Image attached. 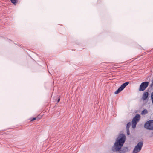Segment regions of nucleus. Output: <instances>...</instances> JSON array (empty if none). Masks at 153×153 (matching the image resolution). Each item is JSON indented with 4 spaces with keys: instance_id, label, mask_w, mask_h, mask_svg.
I'll return each mask as SVG.
<instances>
[{
    "instance_id": "nucleus-12",
    "label": "nucleus",
    "mask_w": 153,
    "mask_h": 153,
    "mask_svg": "<svg viewBox=\"0 0 153 153\" xmlns=\"http://www.w3.org/2000/svg\"><path fill=\"white\" fill-rule=\"evenodd\" d=\"M17 0H10L11 2L14 4H15L16 3Z\"/></svg>"
},
{
    "instance_id": "nucleus-9",
    "label": "nucleus",
    "mask_w": 153,
    "mask_h": 153,
    "mask_svg": "<svg viewBox=\"0 0 153 153\" xmlns=\"http://www.w3.org/2000/svg\"><path fill=\"white\" fill-rule=\"evenodd\" d=\"M137 123L136 122H133L132 121V126L133 128H135Z\"/></svg>"
},
{
    "instance_id": "nucleus-10",
    "label": "nucleus",
    "mask_w": 153,
    "mask_h": 153,
    "mask_svg": "<svg viewBox=\"0 0 153 153\" xmlns=\"http://www.w3.org/2000/svg\"><path fill=\"white\" fill-rule=\"evenodd\" d=\"M148 113L147 110L146 109H144L141 112L142 114H145Z\"/></svg>"
},
{
    "instance_id": "nucleus-2",
    "label": "nucleus",
    "mask_w": 153,
    "mask_h": 153,
    "mask_svg": "<svg viewBox=\"0 0 153 153\" xmlns=\"http://www.w3.org/2000/svg\"><path fill=\"white\" fill-rule=\"evenodd\" d=\"M144 128L148 130H153V120L147 121L144 125Z\"/></svg>"
},
{
    "instance_id": "nucleus-11",
    "label": "nucleus",
    "mask_w": 153,
    "mask_h": 153,
    "mask_svg": "<svg viewBox=\"0 0 153 153\" xmlns=\"http://www.w3.org/2000/svg\"><path fill=\"white\" fill-rule=\"evenodd\" d=\"M131 123L130 122H128L127 124L126 128V129H129V127L131 126Z\"/></svg>"
},
{
    "instance_id": "nucleus-6",
    "label": "nucleus",
    "mask_w": 153,
    "mask_h": 153,
    "mask_svg": "<svg viewBox=\"0 0 153 153\" xmlns=\"http://www.w3.org/2000/svg\"><path fill=\"white\" fill-rule=\"evenodd\" d=\"M129 83V82H126L123 83L119 87L117 90L114 92V94H116L120 92L125 88L127 86Z\"/></svg>"
},
{
    "instance_id": "nucleus-13",
    "label": "nucleus",
    "mask_w": 153,
    "mask_h": 153,
    "mask_svg": "<svg viewBox=\"0 0 153 153\" xmlns=\"http://www.w3.org/2000/svg\"><path fill=\"white\" fill-rule=\"evenodd\" d=\"M153 88V81H152V83L149 86V89L150 88Z\"/></svg>"
},
{
    "instance_id": "nucleus-7",
    "label": "nucleus",
    "mask_w": 153,
    "mask_h": 153,
    "mask_svg": "<svg viewBox=\"0 0 153 153\" xmlns=\"http://www.w3.org/2000/svg\"><path fill=\"white\" fill-rule=\"evenodd\" d=\"M149 94L148 91H146L144 92L142 97V99L144 100H148Z\"/></svg>"
},
{
    "instance_id": "nucleus-1",
    "label": "nucleus",
    "mask_w": 153,
    "mask_h": 153,
    "mask_svg": "<svg viewBox=\"0 0 153 153\" xmlns=\"http://www.w3.org/2000/svg\"><path fill=\"white\" fill-rule=\"evenodd\" d=\"M126 140L125 134H120L116 138L115 142L111 148L113 152H119V153H125L128 150L127 147L122 148Z\"/></svg>"
},
{
    "instance_id": "nucleus-18",
    "label": "nucleus",
    "mask_w": 153,
    "mask_h": 153,
    "mask_svg": "<svg viewBox=\"0 0 153 153\" xmlns=\"http://www.w3.org/2000/svg\"><path fill=\"white\" fill-rule=\"evenodd\" d=\"M60 100V98L58 100H57V102L58 103L59 101Z\"/></svg>"
},
{
    "instance_id": "nucleus-19",
    "label": "nucleus",
    "mask_w": 153,
    "mask_h": 153,
    "mask_svg": "<svg viewBox=\"0 0 153 153\" xmlns=\"http://www.w3.org/2000/svg\"><path fill=\"white\" fill-rule=\"evenodd\" d=\"M152 81H153V80H152Z\"/></svg>"
},
{
    "instance_id": "nucleus-14",
    "label": "nucleus",
    "mask_w": 153,
    "mask_h": 153,
    "mask_svg": "<svg viewBox=\"0 0 153 153\" xmlns=\"http://www.w3.org/2000/svg\"><path fill=\"white\" fill-rule=\"evenodd\" d=\"M126 132L127 134L128 135H129L130 134V131L129 129H126Z\"/></svg>"
},
{
    "instance_id": "nucleus-15",
    "label": "nucleus",
    "mask_w": 153,
    "mask_h": 153,
    "mask_svg": "<svg viewBox=\"0 0 153 153\" xmlns=\"http://www.w3.org/2000/svg\"><path fill=\"white\" fill-rule=\"evenodd\" d=\"M42 117V116H38L37 117V118L38 119H40L41 117Z\"/></svg>"
},
{
    "instance_id": "nucleus-4",
    "label": "nucleus",
    "mask_w": 153,
    "mask_h": 153,
    "mask_svg": "<svg viewBox=\"0 0 153 153\" xmlns=\"http://www.w3.org/2000/svg\"><path fill=\"white\" fill-rule=\"evenodd\" d=\"M149 82L148 81L144 82L141 83L139 88V91H143L148 87Z\"/></svg>"
},
{
    "instance_id": "nucleus-16",
    "label": "nucleus",
    "mask_w": 153,
    "mask_h": 153,
    "mask_svg": "<svg viewBox=\"0 0 153 153\" xmlns=\"http://www.w3.org/2000/svg\"><path fill=\"white\" fill-rule=\"evenodd\" d=\"M36 119H37V117L33 118L32 119H31V121H33V120H36Z\"/></svg>"
},
{
    "instance_id": "nucleus-3",
    "label": "nucleus",
    "mask_w": 153,
    "mask_h": 153,
    "mask_svg": "<svg viewBox=\"0 0 153 153\" xmlns=\"http://www.w3.org/2000/svg\"><path fill=\"white\" fill-rule=\"evenodd\" d=\"M143 142L140 141L138 143L137 145L135 147L132 153H138L141 149L143 146Z\"/></svg>"
},
{
    "instance_id": "nucleus-17",
    "label": "nucleus",
    "mask_w": 153,
    "mask_h": 153,
    "mask_svg": "<svg viewBox=\"0 0 153 153\" xmlns=\"http://www.w3.org/2000/svg\"><path fill=\"white\" fill-rule=\"evenodd\" d=\"M153 136V131L151 132V137Z\"/></svg>"
},
{
    "instance_id": "nucleus-5",
    "label": "nucleus",
    "mask_w": 153,
    "mask_h": 153,
    "mask_svg": "<svg viewBox=\"0 0 153 153\" xmlns=\"http://www.w3.org/2000/svg\"><path fill=\"white\" fill-rule=\"evenodd\" d=\"M129 83V82H126L123 83L119 87L117 90L114 92V94H116L120 92L125 88L127 86Z\"/></svg>"
},
{
    "instance_id": "nucleus-8",
    "label": "nucleus",
    "mask_w": 153,
    "mask_h": 153,
    "mask_svg": "<svg viewBox=\"0 0 153 153\" xmlns=\"http://www.w3.org/2000/svg\"><path fill=\"white\" fill-rule=\"evenodd\" d=\"M140 118V116L139 114H136L135 116L134 117L132 120V121L137 123V122L139 120Z\"/></svg>"
}]
</instances>
